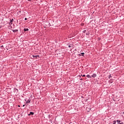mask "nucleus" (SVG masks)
Listing matches in <instances>:
<instances>
[{
  "label": "nucleus",
  "mask_w": 124,
  "mask_h": 124,
  "mask_svg": "<svg viewBox=\"0 0 124 124\" xmlns=\"http://www.w3.org/2000/svg\"><path fill=\"white\" fill-rule=\"evenodd\" d=\"M14 91H15V92L16 93H18V92H19V90H18V89L16 88H14Z\"/></svg>",
  "instance_id": "0eeeda50"
},
{
  "label": "nucleus",
  "mask_w": 124,
  "mask_h": 124,
  "mask_svg": "<svg viewBox=\"0 0 124 124\" xmlns=\"http://www.w3.org/2000/svg\"><path fill=\"white\" fill-rule=\"evenodd\" d=\"M113 124H115L116 123H117V121H116V120H114L113 121Z\"/></svg>",
  "instance_id": "ddd939ff"
},
{
  "label": "nucleus",
  "mask_w": 124,
  "mask_h": 124,
  "mask_svg": "<svg viewBox=\"0 0 124 124\" xmlns=\"http://www.w3.org/2000/svg\"><path fill=\"white\" fill-rule=\"evenodd\" d=\"M87 77L88 78H92V77H91V76H90V75H87Z\"/></svg>",
  "instance_id": "9b49d317"
},
{
  "label": "nucleus",
  "mask_w": 124,
  "mask_h": 124,
  "mask_svg": "<svg viewBox=\"0 0 124 124\" xmlns=\"http://www.w3.org/2000/svg\"><path fill=\"white\" fill-rule=\"evenodd\" d=\"M86 35H90V32H87L86 33Z\"/></svg>",
  "instance_id": "f8f14e48"
},
{
  "label": "nucleus",
  "mask_w": 124,
  "mask_h": 124,
  "mask_svg": "<svg viewBox=\"0 0 124 124\" xmlns=\"http://www.w3.org/2000/svg\"><path fill=\"white\" fill-rule=\"evenodd\" d=\"M25 101H26V104H28L29 103H31V99L29 98L27 101L26 99H25Z\"/></svg>",
  "instance_id": "f257e3e1"
},
{
  "label": "nucleus",
  "mask_w": 124,
  "mask_h": 124,
  "mask_svg": "<svg viewBox=\"0 0 124 124\" xmlns=\"http://www.w3.org/2000/svg\"><path fill=\"white\" fill-rule=\"evenodd\" d=\"M80 80H81V81H83V78H80Z\"/></svg>",
  "instance_id": "412c9836"
},
{
  "label": "nucleus",
  "mask_w": 124,
  "mask_h": 124,
  "mask_svg": "<svg viewBox=\"0 0 124 124\" xmlns=\"http://www.w3.org/2000/svg\"><path fill=\"white\" fill-rule=\"evenodd\" d=\"M28 1H31V0H28Z\"/></svg>",
  "instance_id": "4be33fe9"
},
{
  "label": "nucleus",
  "mask_w": 124,
  "mask_h": 124,
  "mask_svg": "<svg viewBox=\"0 0 124 124\" xmlns=\"http://www.w3.org/2000/svg\"><path fill=\"white\" fill-rule=\"evenodd\" d=\"M119 124H124V122H120V123H119Z\"/></svg>",
  "instance_id": "f3484780"
},
{
  "label": "nucleus",
  "mask_w": 124,
  "mask_h": 124,
  "mask_svg": "<svg viewBox=\"0 0 124 124\" xmlns=\"http://www.w3.org/2000/svg\"><path fill=\"white\" fill-rule=\"evenodd\" d=\"M84 55H85V53H81L79 54H78V56H82V57H84Z\"/></svg>",
  "instance_id": "423d86ee"
},
{
  "label": "nucleus",
  "mask_w": 124,
  "mask_h": 124,
  "mask_svg": "<svg viewBox=\"0 0 124 124\" xmlns=\"http://www.w3.org/2000/svg\"><path fill=\"white\" fill-rule=\"evenodd\" d=\"M18 107H20V105H18Z\"/></svg>",
  "instance_id": "b1692460"
},
{
  "label": "nucleus",
  "mask_w": 124,
  "mask_h": 124,
  "mask_svg": "<svg viewBox=\"0 0 124 124\" xmlns=\"http://www.w3.org/2000/svg\"><path fill=\"white\" fill-rule=\"evenodd\" d=\"M117 123L118 124H120V123H121V120H117L116 121Z\"/></svg>",
  "instance_id": "9d476101"
},
{
  "label": "nucleus",
  "mask_w": 124,
  "mask_h": 124,
  "mask_svg": "<svg viewBox=\"0 0 124 124\" xmlns=\"http://www.w3.org/2000/svg\"><path fill=\"white\" fill-rule=\"evenodd\" d=\"M110 78H112V76H111V75H109L108 76V78L110 79Z\"/></svg>",
  "instance_id": "4468645a"
},
{
  "label": "nucleus",
  "mask_w": 124,
  "mask_h": 124,
  "mask_svg": "<svg viewBox=\"0 0 124 124\" xmlns=\"http://www.w3.org/2000/svg\"><path fill=\"white\" fill-rule=\"evenodd\" d=\"M23 107H25V105H23Z\"/></svg>",
  "instance_id": "5701e85b"
},
{
  "label": "nucleus",
  "mask_w": 124,
  "mask_h": 124,
  "mask_svg": "<svg viewBox=\"0 0 124 124\" xmlns=\"http://www.w3.org/2000/svg\"><path fill=\"white\" fill-rule=\"evenodd\" d=\"M29 31V29H28V28L24 29V31Z\"/></svg>",
  "instance_id": "1a4fd4ad"
},
{
  "label": "nucleus",
  "mask_w": 124,
  "mask_h": 124,
  "mask_svg": "<svg viewBox=\"0 0 124 124\" xmlns=\"http://www.w3.org/2000/svg\"><path fill=\"white\" fill-rule=\"evenodd\" d=\"M87 31L86 30H84L83 31V33H86V32Z\"/></svg>",
  "instance_id": "2eb2a0df"
},
{
  "label": "nucleus",
  "mask_w": 124,
  "mask_h": 124,
  "mask_svg": "<svg viewBox=\"0 0 124 124\" xmlns=\"http://www.w3.org/2000/svg\"><path fill=\"white\" fill-rule=\"evenodd\" d=\"M91 77H93V78H95V77H96V74H93V75L91 76Z\"/></svg>",
  "instance_id": "39448f33"
},
{
  "label": "nucleus",
  "mask_w": 124,
  "mask_h": 124,
  "mask_svg": "<svg viewBox=\"0 0 124 124\" xmlns=\"http://www.w3.org/2000/svg\"><path fill=\"white\" fill-rule=\"evenodd\" d=\"M33 58H35L36 59H37L38 57H39L38 55H32Z\"/></svg>",
  "instance_id": "6e6552de"
},
{
  "label": "nucleus",
  "mask_w": 124,
  "mask_h": 124,
  "mask_svg": "<svg viewBox=\"0 0 124 124\" xmlns=\"http://www.w3.org/2000/svg\"><path fill=\"white\" fill-rule=\"evenodd\" d=\"M68 47H69V48H71V46L69 45V46H68Z\"/></svg>",
  "instance_id": "6ab92c4d"
},
{
  "label": "nucleus",
  "mask_w": 124,
  "mask_h": 124,
  "mask_svg": "<svg viewBox=\"0 0 124 124\" xmlns=\"http://www.w3.org/2000/svg\"><path fill=\"white\" fill-rule=\"evenodd\" d=\"M1 47H3V46H1Z\"/></svg>",
  "instance_id": "393cba45"
},
{
  "label": "nucleus",
  "mask_w": 124,
  "mask_h": 124,
  "mask_svg": "<svg viewBox=\"0 0 124 124\" xmlns=\"http://www.w3.org/2000/svg\"><path fill=\"white\" fill-rule=\"evenodd\" d=\"M34 115V113L33 112H30V114H28V116H33Z\"/></svg>",
  "instance_id": "f03ea898"
},
{
  "label": "nucleus",
  "mask_w": 124,
  "mask_h": 124,
  "mask_svg": "<svg viewBox=\"0 0 124 124\" xmlns=\"http://www.w3.org/2000/svg\"><path fill=\"white\" fill-rule=\"evenodd\" d=\"M9 28H10V29H12V26L11 25H10V26H9Z\"/></svg>",
  "instance_id": "a211bd4d"
},
{
  "label": "nucleus",
  "mask_w": 124,
  "mask_h": 124,
  "mask_svg": "<svg viewBox=\"0 0 124 124\" xmlns=\"http://www.w3.org/2000/svg\"><path fill=\"white\" fill-rule=\"evenodd\" d=\"M26 20H28V19L27 18H25V20L26 21Z\"/></svg>",
  "instance_id": "aec40b11"
},
{
  "label": "nucleus",
  "mask_w": 124,
  "mask_h": 124,
  "mask_svg": "<svg viewBox=\"0 0 124 124\" xmlns=\"http://www.w3.org/2000/svg\"><path fill=\"white\" fill-rule=\"evenodd\" d=\"M10 23L9 24H11V25H12V24H13V21H14V19L13 18H12V19H10Z\"/></svg>",
  "instance_id": "7ed1b4c3"
},
{
  "label": "nucleus",
  "mask_w": 124,
  "mask_h": 124,
  "mask_svg": "<svg viewBox=\"0 0 124 124\" xmlns=\"http://www.w3.org/2000/svg\"><path fill=\"white\" fill-rule=\"evenodd\" d=\"M12 31H13V32H17V31H19V30L18 29H16V30H12Z\"/></svg>",
  "instance_id": "20e7f679"
},
{
  "label": "nucleus",
  "mask_w": 124,
  "mask_h": 124,
  "mask_svg": "<svg viewBox=\"0 0 124 124\" xmlns=\"http://www.w3.org/2000/svg\"><path fill=\"white\" fill-rule=\"evenodd\" d=\"M81 76H82V77H85L86 76V75H81Z\"/></svg>",
  "instance_id": "dca6fc26"
}]
</instances>
